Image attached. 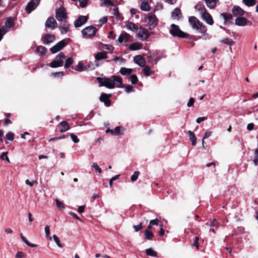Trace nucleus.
Returning <instances> with one entry per match:
<instances>
[{"mask_svg":"<svg viewBox=\"0 0 258 258\" xmlns=\"http://www.w3.org/2000/svg\"><path fill=\"white\" fill-rule=\"evenodd\" d=\"M201 16L202 19L205 21L207 24L210 25H212L214 23L213 20L211 15L207 11L205 12Z\"/></svg>","mask_w":258,"mask_h":258,"instance_id":"dca6fc26","label":"nucleus"},{"mask_svg":"<svg viewBox=\"0 0 258 258\" xmlns=\"http://www.w3.org/2000/svg\"><path fill=\"white\" fill-rule=\"evenodd\" d=\"M126 28L127 29L132 31H137V30L138 29V28L137 27L136 25L131 22H129L127 23V24H126Z\"/></svg>","mask_w":258,"mask_h":258,"instance_id":"a19ab883","label":"nucleus"},{"mask_svg":"<svg viewBox=\"0 0 258 258\" xmlns=\"http://www.w3.org/2000/svg\"><path fill=\"white\" fill-rule=\"evenodd\" d=\"M195 10L199 12L200 14L202 15L203 14L206 12L205 6L200 3H198L195 6Z\"/></svg>","mask_w":258,"mask_h":258,"instance_id":"b1692460","label":"nucleus"},{"mask_svg":"<svg viewBox=\"0 0 258 258\" xmlns=\"http://www.w3.org/2000/svg\"><path fill=\"white\" fill-rule=\"evenodd\" d=\"M70 136H71V138L72 141L75 143H78L79 142V140L77 136L73 134H71Z\"/></svg>","mask_w":258,"mask_h":258,"instance_id":"052dcab7","label":"nucleus"},{"mask_svg":"<svg viewBox=\"0 0 258 258\" xmlns=\"http://www.w3.org/2000/svg\"><path fill=\"white\" fill-rule=\"evenodd\" d=\"M66 58V55L64 53H59L55 58V59L52 61L49 66L52 68H56L57 67H62L63 64V59Z\"/></svg>","mask_w":258,"mask_h":258,"instance_id":"39448f33","label":"nucleus"},{"mask_svg":"<svg viewBox=\"0 0 258 258\" xmlns=\"http://www.w3.org/2000/svg\"><path fill=\"white\" fill-rule=\"evenodd\" d=\"M44 231H45V233L46 238L48 240H51L52 238L50 236V227L49 225L45 226V227L44 228Z\"/></svg>","mask_w":258,"mask_h":258,"instance_id":"79ce46f5","label":"nucleus"},{"mask_svg":"<svg viewBox=\"0 0 258 258\" xmlns=\"http://www.w3.org/2000/svg\"><path fill=\"white\" fill-rule=\"evenodd\" d=\"M88 19V17L86 16H80L74 22V26L76 28L81 27L85 24Z\"/></svg>","mask_w":258,"mask_h":258,"instance_id":"f8f14e48","label":"nucleus"},{"mask_svg":"<svg viewBox=\"0 0 258 258\" xmlns=\"http://www.w3.org/2000/svg\"><path fill=\"white\" fill-rule=\"evenodd\" d=\"M20 236L23 242L28 246H30L31 247H36L37 246V245L36 244H33L29 242L27 238L22 234H20Z\"/></svg>","mask_w":258,"mask_h":258,"instance_id":"c756f323","label":"nucleus"},{"mask_svg":"<svg viewBox=\"0 0 258 258\" xmlns=\"http://www.w3.org/2000/svg\"><path fill=\"white\" fill-rule=\"evenodd\" d=\"M141 9L144 11H149L150 10V6L148 2H143L141 5Z\"/></svg>","mask_w":258,"mask_h":258,"instance_id":"58836bf2","label":"nucleus"},{"mask_svg":"<svg viewBox=\"0 0 258 258\" xmlns=\"http://www.w3.org/2000/svg\"><path fill=\"white\" fill-rule=\"evenodd\" d=\"M143 47L142 44L139 42H134L132 43L129 46V49L131 50H136L141 49Z\"/></svg>","mask_w":258,"mask_h":258,"instance_id":"a878e982","label":"nucleus"},{"mask_svg":"<svg viewBox=\"0 0 258 258\" xmlns=\"http://www.w3.org/2000/svg\"><path fill=\"white\" fill-rule=\"evenodd\" d=\"M107 20H108L107 17H106V16L103 17L102 18L100 19L99 20V22L100 23V25L102 26V25L105 24L106 23H107Z\"/></svg>","mask_w":258,"mask_h":258,"instance_id":"680f3d73","label":"nucleus"},{"mask_svg":"<svg viewBox=\"0 0 258 258\" xmlns=\"http://www.w3.org/2000/svg\"><path fill=\"white\" fill-rule=\"evenodd\" d=\"M66 44H67L64 40L60 41L52 46L50 48V50L52 53H55L64 47Z\"/></svg>","mask_w":258,"mask_h":258,"instance_id":"9b49d317","label":"nucleus"},{"mask_svg":"<svg viewBox=\"0 0 258 258\" xmlns=\"http://www.w3.org/2000/svg\"><path fill=\"white\" fill-rule=\"evenodd\" d=\"M253 163L255 166L258 164V149H255L254 151Z\"/></svg>","mask_w":258,"mask_h":258,"instance_id":"de8ad7c7","label":"nucleus"},{"mask_svg":"<svg viewBox=\"0 0 258 258\" xmlns=\"http://www.w3.org/2000/svg\"><path fill=\"white\" fill-rule=\"evenodd\" d=\"M146 253L147 255L149 256H151L153 257H157L158 254L157 252L152 248L146 249Z\"/></svg>","mask_w":258,"mask_h":258,"instance_id":"2f4dec72","label":"nucleus"},{"mask_svg":"<svg viewBox=\"0 0 258 258\" xmlns=\"http://www.w3.org/2000/svg\"><path fill=\"white\" fill-rule=\"evenodd\" d=\"M139 175V171L134 172V174L132 175V176L131 177V180L132 181H136L138 178Z\"/></svg>","mask_w":258,"mask_h":258,"instance_id":"603ef678","label":"nucleus"},{"mask_svg":"<svg viewBox=\"0 0 258 258\" xmlns=\"http://www.w3.org/2000/svg\"><path fill=\"white\" fill-rule=\"evenodd\" d=\"M199 237L198 236H196L195 237L194 242L192 244V246L196 247L197 249H199Z\"/></svg>","mask_w":258,"mask_h":258,"instance_id":"6e6d98bb","label":"nucleus"},{"mask_svg":"<svg viewBox=\"0 0 258 258\" xmlns=\"http://www.w3.org/2000/svg\"><path fill=\"white\" fill-rule=\"evenodd\" d=\"M14 24V19L11 17H9L7 19L5 26H7V28H10L13 27Z\"/></svg>","mask_w":258,"mask_h":258,"instance_id":"72a5a7b5","label":"nucleus"},{"mask_svg":"<svg viewBox=\"0 0 258 258\" xmlns=\"http://www.w3.org/2000/svg\"><path fill=\"white\" fill-rule=\"evenodd\" d=\"M55 40V36L54 35L50 34H46L42 38V42L43 43L45 44H48L50 43L53 42Z\"/></svg>","mask_w":258,"mask_h":258,"instance_id":"a211bd4d","label":"nucleus"},{"mask_svg":"<svg viewBox=\"0 0 258 258\" xmlns=\"http://www.w3.org/2000/svg\"><path fill=\"white\" fill-rule=\"evenodd\" d=\"M130 79L132 84H136L138 82V79L136 75H132Z\"/></svg>","mask_w":258,"mask_h":258,"instance_id":"09e8293b","label":"nucleus"},{"mask_svg":"<svg viewBox=\"0 0 258 258\" xmlns=\"http://www.w3.org/2000/svg\"><path fill=\"white\" fill-rule=\"evenodd\" d=\"M143 71L145 76H149L152 74L151 68L148 66L145 67Z\"/></svg>","mask_w":258,"mask_h":258,"instance_id":"a18cd8bd","label":"nucleus"},{"mask_svg":"<svg viewBox=\"0 0 258 258\" xmlns=\"http://www.w3.org/2000/svg\"><path fill=\"white\" fill-rule=\"evenodd\" d=\"M80 6L83 8L87 6L88 0H79Z\"/></svg>","mask_w":258,"mask_h":258,"instance_id":"5fc2aeb1","label":"nucleus"},{"mask_svg":"<svg viewBox=\"0 0 258 258\" xmlns=\"http://www.w3.org/2000/svg\"><path fill=\"white\" fill-rule=\"evenodd\" d=\"M75 70L79 72H82L84 70V66L82 62H79L75 67Z\"/></svg>","mask_w":258,"mask_h":258,"instance_id":"c03bdc74","label":"nucleus"},{"mask_svg":"<svg viewBox=\"0 0 258 258\" xmlns=\"http://www.w3.org/2000/svg\"><path fill=\"white\" fill-rule=\"evenodd\" d=\"M87 67H88V69H89L90 70H94L97 67L96 66V63L94 64L92 62H89V63L87 65Z\"/></svg>","mask_w":258,"mask_h":258,"instance_id":"774afa93","label":"nucleus"},{"mask_svg":"<svg viewBox=\"0 0 258 258\" xmlns=\"http://www.w3.org/2000/svg\"><path fill=\"white\" fill-rule=\"evenodd\" d=\"M96 31L97 29L95 27L89 26L83 29L82 33L84 37L91 38L95 35Z\"/></svg>","mask_w":258,"mask_h":258,"instance_id":"423d86ee","label":"nucleus"},{"mask_svg":"<svg viewBox=\"0 0 258 258\" xmlns=\"http://www.w3.org/2000/svg\"><path fill=\"white\" fill-rule=\"evenodd\" d=\"M136 34L137 37L142 40L148 39L150 36V33L144 28L141 27L137 30Z\"/></svg>","mask_w":258,"mask_h":258,"instance_id":"6e6552de","label":"nucleus"},{"mask_svg":"<svg viewBox=\"0 0 258 258\" xmlns=\"http://www.w3.org/2000/svg\"><path fill=\"white\" fill-rule=\"evenodd\" d=\"M45 26L46 28H50L53 30L57 28V24L56 20L53 17H49L46 21Z\"/></svg>","mask_w":258,"mask_h":258,"instance_id":"9d476101","label":"nucleus"},{"mask_svg":"<svg viewBox=\"0 0 258 258\" xmlns=\"http://www.w3.org/2000/svg\"><path fill=\"white\" fill-rule=\"evenodd\" d=\"M131 40V36L125 32L121 33L118 38V41L120 43H126Z\"/></svg>","mask_w":258,"mask_h":258,"instance_id":"4468645a","label":"nucleus"},{"mask_svg":"<svg viewBox=\"0 0 258 258\" xmlns=\"http://www.w3.org/2000/svg\"><path fill=\"white\" fill-rule=\"evenodd\" d=\"M113 15L115 16L117 19H119L118 17L119 15V13L118 11V9L117 7H115L113 8Z\"/></svg>","mask_w":258,"mask_h":258,"instance_id":"0e129e2a","label":"nucleus"},{"mask_svg":"<svg viewBox=\"0 0 258 258\" xmlns=\"http://www.w3.org/2000/svg\"><path fill=\"white\" fill-rule=\"evenodd\" d=\"M159 222H160V220L156 218L155 219L151 220L150 221V225H152V226L153 225H158Z\"/></svg>","mask_w":258,"mask_h":258,"instance_id":"338daca9","label":"nucleus"},{"mask_svg":"<svg viewBox=\"0 0 258 258\" xmlns=\"http://www.w3.org/2000/svg\"><path fill=\"white\" fill-rule=\"evenodd\" d=\"M248 20L242 17H237L235 20V24L238 26H245L248 24Z\"/></svg>","mask_w":258,"mask_h":258,"instance_id":"f3484780","label":"nucleus"},{"mask_svg":"<svg viewBox=\"0 0 258 258\" xmlns=\"http://www.w3.org/2000/svg\"><path fill=\"white\" fill-rule=\"evenodd\" d=\"M106 58L107 53L106 52L102 51L98 52L95 56V62H96V67L99 66V64L98 63L99 60L103 59H105Z\"/></svg>","mask_w":258,"mask_h":258,"instance_id":"2eb2a0df","label":"nucleus"},{"mask_svg":"<svg viewBox=\"0 0 258 258\" xmlns=\"http://www.w3.org/2000/svg\"><path fill=\"white\" fill-rule=\"evenodd\" d=\"M92 167L94 168L95 171L99 173H101L102 172V169L101 168L97 165L96 163H93L92 164Z\"/></svg>","mask_w":258,"mask_h":258,"instance_id":"864d4df0","label":"nucleus"},{"mask_svg":"<svg viewBox=\"0 0 258 258\" xmlns=\"http://www.w3.org/2000/svg\"><path fill=\"white\" fill-rule=\"evenodd\" d=\"M182 16L181 11L179 8H175L171 13V18L173 19L179 20Z\"/></svg>","mask_w":258,"mask_h":258,"instance_id":"412c9836","label":"nucleus"},{"mask_svg":"<svg viewBox=\"0 0 258 258\" xmlns=\"http://www.w3.org/2000/svg\"><path fill=\"white\" fill-rule=\"evenodd\" d=\"M58 126L59 131L61 133L67 131L70 129V126L68 123L66 121H61L59 123Z\"/></svg>","mask_w":258,"mask_h":258,"instance_id":"4be33fe9","label":"nucleus"},{"mask_svg":"<svg viewBox=\"0 0 258 258\" xmlns=\"http://www.w3.org/2000/svg\"><path fill=\"white\" fill-rule=\"evenodd\" d=\"M145 22L146 26H148L150 29L152 30L157 26L158 21L155 15L149 13L145 18Z\"/></svg>","mask_w":258,"mask_h":258,"instance_id":"7ed1b4c3","label":"nucleus"},{"mask_svg":"<svg viewBox=\"0 0 258 258\" xmlns=\"http://www.w3.org/2000/svg\"><path fill=\"white\" fill-rule=\"evenodd\" d=\"M62 22V24L60 25V28L61 29V33L66 34L69 30L70 24L67 20H64Z\"/></svg>","mask_w":258,"mask_h":258,"instance_id":"6ab92c4d","label":"nucleus"},{"mask_svg":"<svg viewBox=\"0 0 258 258\" xmlns=\"http://www.w3.org/2000/svg\"><path fill=\"white\" fill-rule=\"evenodd\" d=\"M103 48L108 50L110 52H112L113 50V47L112 45L109 44H104L103 46Z\"/></svg>","mask_w":258,"mask_h":258,"instance_id":"4d7b16f0","label":"nucleus"},{"mask_svg":"<svg viewBox=\"0 0 258 258\" xmlns=\"http://www.w3.org/2000/svg\"><path fill=\"white\" fill-rule=\"evenodd\" d=\"M40 0H31L27 4L25 7V10L28 14H30L32 11L34 10L39 5Z\"/></svg>","mask_w":258,"mask_h":258,"instance_id":"1a4fd4ad","label":"nucleus"},{"mask_svg":"<svg viewBox=\"0 0 258 258\" xmlns=\"http://www.w3.org/2000/svg\"><path fill=\"white\" fill-rule=\"evenodd\" d=\"M133 228L136 232H138L143 228V225L142 223H140L138 225H134Z\"/></svg>","mask_w":258,"mask_h":258,"instance_id":"bf43d9fd","label":"nucleus"},{"mask_svg":"<svg viewBox=\"0 0 258 258\" xmlns=\"http://www.w3.org/2000/svg\"><path fill=\"white\" fill-rule=\"evenodd\" d=\"M220 42L230 46L235 44V42L233 40L227 38L221 40Z\"/></svg>","mask_w":258,"mask_h":258,"instance_id":"e433bc0d","label":"nucleus"},{"mask_svg":"<svg viewBox=\"0 0 258 258\" xmlns=\"http://www.w3.org/2000/svg\"><path fill=\"white\" fill-rule=\"evenodd\" d=\"M187 134L188 135L189 140L191 142V145L194 146H195L196 144L197 138L196 137L195 134L190 131H188Z\"/></svg>","mask_w":258,"mask_h":258,"instance_id":"cd10ccee","label":"nucleus"},{"mask_svg":"<svg viewBox=\"0 0 258 258\" xmlns=\"http://www.w3.org/2000/svg\"><path fill=\"white\" fill-rule=\"evenodd\" d=\"M111 96V95H107L106 94H102L100 97V100L101 101L103 102L105 105L108 107L110 105V100L109 99V97Z\"/></svg>","mask_w":258,"mask_h":258,"instance_id":"aec40b11","label":"nucleus"},{"mask_svg":"<svg viewBox=\"0 0 258 258\" xmlns=\"http://www.w3.org/2000/svg\"><path fill=\"white\" fill-rule=\"evenodd\" d=\"M8 152H3L2 154V155L0 156V159H1L3 160H6L8 163H10V161L8 156Z\"/></svg>","mask_w":258,"mask_h":258,"instance_id":"49530a36","label":"nucleus"},{"mask_svg":"<svg viewBox=\"0 0 258 258\" xmlns=\"http://www.w3.org/2000/svg\"><path fill=\"white\" fill-rule=\"evenodd\" d=\"M103 5L106 7H108L109 6H114V4L111 0H104Z\"/></svg>","mask_w":258,"mask_h":258,"instance_id":"e2e57ef3","label":"nucleus"},{"mask_svg":"<svg viewBox=\"0 0 258 258\" xmlns=\"http://www.w3.org/2000/svg\"><path fill=\"white\" fill-rule=\"evenodd\" d=\"M170 33L173 36L179 38H186L188 36L186 33L180 29L178 26L174 24L171 25Z\"/></svg>","mask_w":258,"mask_h":258,"instance_id":"20e7f679","label":"nucleus"},{"mask_svg":"<svg viewBox=\"0 0 258 258\" xmlns=\"http://www.w3.org/2000/svg\"><path fill=\"white\" fill-rule=\"evenodd\" d=\"M135 62L141 67H143L145 63V59L140 55H136L134 57Z\"/></svg>","mask_w":258,"mask_h":258,"instance_id":"393cba45","label":"nucleus"},{"mask_svg":"<svg viewBox=\"0 0 258 258\" xmlns=\"http://www.w3.org/2000/svg\"><path fill=\"white\" fill-rule=\"evenodd\" d=\"M55 202L56 204V206L58 208L61 209H64V204L59 201L57 199H55Z\"/></svg>","mask_w":258,"mask_h":258,"instance_id":"3c124183","label":"nucleus"},{"mask_svg":"<svg viewBox=\"0 0 258 258\" xmlns=\"http://www.w3.org/2000/svg\"><path fill=\"white\" fill-rule=\"evenodd\" d=\"M6 137L7 140L13 141L14 139V134L12 132H9L6 135Z\"/></svg>","mask_w":258,"mask_h":258,"instance_id":"13d9d810","label":"nucleus"},{"mask_svg":"<svg viewBox=\"0 0 258 258\" xmlns=\"http://www.w3.org/2000/svg\"><path fill=\"white\" fill-rule=\"evenodd\" d=\"M53 238L58 247L59 248H62L63 247L62 244L61 243L59 238L56 235H53Z\"/></svg>","mask_w":258,"mask_h":258,"instance_id":"37998d69","label":"nucleus"},{"mask_svg":"<svg viewBox=\"0 0 258 258\" xmlns=\"http://www.w3.org/2000/svg\"><path fill=\"white\" fill-rule=\"evenodd\" d=\"M109 132H110L112 134H114L115 135H118L120 134V127L119 126H116L115 127L114 131L110 130Z\"/></svg>","mask_w":258,"mask_h":258,"instance_id":"8fccbe9b","label":"nucleus"},{"mask_svg":"<svg viewBox=\"0 0 258 258\" xmlns=\"http://www.w3.org/2000/svg\"><path fill=\"white\" fill-rule=\"evenodd\" d=\"M36 52L40 55H43L46 53L47 49L43 46H39L36 48Z\"/></svg>","mask_w":258,"mask_h":258,"instance_id":"f704fd0d","label":"nucleus"},{"mask_svg":"<svg viewBox=\"0 0 258 258\" xmlns=\"http://www.w3.org/2000/svg\"><path fill=\"white\" fill-rule=\"evenodd\" d=\"M207 6L210 8L213 9L216 5V0H205Z\"/></svg>","mask_w":258,"mask_h":258,"instance_id":"473e14b6","label":"nucleus"},{"mask_svg":"<svg viewBox=\"0 0 258 258\" xmlns=\"http://www.w3.org/2000/svg\"><path fill=\"white\" fill-rule=\"evenodd\" d=\"M148 60L153 64H156L157 62V60L155 59L154 57L151 55L148 57Z\"/></svg>","mask_w":258,"mask_h":258,"instance_id":"69168bd1","label":"nucleus"},{"mask_svg":"<svg viewBox=\"0 0 258 258\" xmlns=\"http://www.w3.org/2000/svg\"><path fill=\"white\" fill-rule=\"evenodd\" d=\"M219 226V223L217 222L216 219H214L213 220H211L210 222H207L206 223L205 228L206 229L208 227H215L216 229H218Z\"/></svg>","mask_w":258,"mask_h":258,"instance_id":"5701e85b","label":"nucleus"},{"mask_svg":"<svg viewBox=\"0 0 258 258\" xmlns=\"http://www.w3.org/2000/svg\"><path fill=\"white\" fill-rule=\"evenodd\" d=\"M188 22L194 29L196 30H200L202 33H205L206 31L205 26L194 16H190L188 18Z\"/></svg>","mask_w":258,"mask_h":258,"instance_id":"f03ea898","label":"nucleus"},{"mask_svg":"<svg viewBox=\"0 0 258 258\" xmlns=\"http://www.w3.org/2000/svg\"><path fill=\"white\" fill-rule=\"evenodd\" d=\"M232 12L233 15L237 18L242 17L245 13L244 11L238 6H234L233 7Z\"/></svg>","mask_w":258,"mask_h":258,"instance_id":"ddd939ff","label":"nucleus"},{"mask_svg":"<svg viewBox=\"0 0 258 258\" xmlns=\"http://www.w3.org/2000/svg\"><path fill=\"white\" fill-rule=\"evenodd\" d=\"M8 31L7 26H3L0 28V41L2 39L3 36Z\"/></svg>","mask_w":258,"mask_h":258,"instance_id":"4c0bfd02","label":"nucleus"},{"mask_svg":"<svg viewBox=\"0 0 258 258\" xmlns=\"http://www.w3.org/2000/svg\"><path fill=\"white\" fill-rule=\"evenodd\" d=\"M154 236L153 233L149 230H146L144 232V238L146 240H151Z\"/></svg>","mask_w":258,"mask_h":258,"instance_id":"7c9ffc66","label":"nucleus"},{"mask_svg":"<svg viewBox=\"0 0 258 258\" xmlns=\"http://www.w3.org/2000/svg\"><path fill=\"white\" fill-rule=\"evenodd\" d=\"M67 14L65 8L61 7L56 9L55 11V18L59 22L66 20L67 18Z\"/></svg>","mask_w":258,"mask_h":258,"instance_id":"0eeeda50","label":"nucleus"},{"mask_svg":"<svg viewBox=\"0 0 258 258\" xmlns=\"http://www.w3.org/2000/svg\"><path fill=\"white\" fill-rule=\"evenodd\" d=\"M73 59L72 58V57H70L69 58H68L66 61H65V63H64V68L67 69V68H69L73 63Z\"/></svg>","mask_w":258,"mask_h":258,"instance_id":"ea45409f","label":"nucleus"},{"mask_svg":"<svg viewBox=\"0 0 258 258\" xmlns=\"http://www.w3.org/2000/svg\"><path fill=\"white\" fill-rule=\"evenodd\" d=\"M96 80L100 86H104L110 89H113L115 87L118 88V86L122 84V79L116 75H112L109 78L97 77Z\"/></svg>","mask_w":258,"mask_h":258,"instance_id":"f257e3e1","label":"nucleus"},{"mask_svg":"<svg viewBox=\"0 0 258 258\" xmlns=\"http://www.w3.org/2000/svg\"><path fill=\"white\" fill-rule=\"evenodd\" d=\"M119 73L123 76L130 75L133 73V70L132 69L122 67L120 69Z\"/></svg>","mask_w":258,"mask_h":258,"instance_id":"bb28decb","label":"nucleus"},{"mask_svg":"<svg viewBox=\"0 0 258 258\" xmlns=\"http://www.w3.org/2000/svg\"><path fill=\"white\" fill-rule=\"evenodd\" d=\"M244 4L247 7H250L256 4V0H242Z\"/></svg>","mask_w":258,"mask_h":258,"instance_id":"c9c22d12","label":"nucleus"},{"mask_svg":"<svg viewBox=\"0 0 258 258\" xmlns=\"http://www.w3.org/2000/svg\"><path fill=\"white\" fill-rule=\"evenodd\" d=\"M119 88H123L125 89V91L126 93H130L134 91L133 87L129 85H123L121 84V85L118 86Z\"/></svg>","mask_w":258,"mask_h":258,"instance_id":"c85d7f7f","label":"nucleus"}]
</instances>
